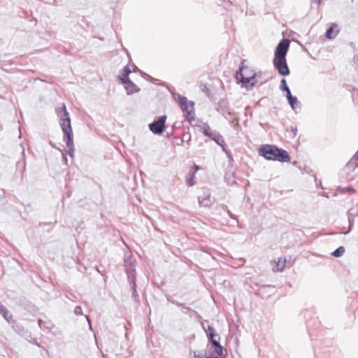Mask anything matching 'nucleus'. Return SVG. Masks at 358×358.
I'll list each match as a JSON object with an SVG mask.
<instances>
[{"label": "nucleus", "mask_w": 358, "mask_h": 358, "mask_svg": "<svg viewBox=\"0 0 358 358\" xmlns=\"http://www.w3.org/2000/svg\"><path fill=\"white\" fill-rule=\"evenodd\" d=\"M259 155L267 160L278 161L280 162H288L291 159L289 153L275 145H262L259 149Z\"/></svg>", "instance_id": "f257e3e1"}, {"label": "nucleus", "mask_w": 358, "mask_h": 358, "mask_svg": "<svg viewBox=\"0 0 358 358\" xmlns=\"http://www.w3.org/2000/svg\"><path fill=\"white\" fill-rule=\"evenodd\" d=\"M249 72L250 69L248 67L241 66L236 73V80L248 90L252 89L255 86V82L254 80L257 76L255 73L250 75Z\"/></svg>", "instance_id": "f03ea898"}, {"label": "nucleus", "mask_w": 358, "mask_h": 358, "mask_svg": "<svg viewBox=\"0 0 358 358\" xmlns=\"http://www.w3.org/2000/svg\"><path fill=\"white\" fill-rule=\"evenodd\" d=\"M178 102L182 111L184 113L185 119L191 123L194 120V103L189 101L187 97L177 94Z\"/></svg>", "instance_id": "7ed1b4c3"}, {"label": "nucleus", "mask_w": 358, "mask_h": 358, "mask_svg": "<svg viewBox=\"0 0 358 358\" xmlns=\"http://www.w3.org/2000/svg\"><path fill=\"white\" fill-rule=\"evenodd\" d=\"M55 111L59 117V124L62 127L64 135L72 134L73 132L71 125V119L65 105H63L62 107L57 108Z\"/></svg>", "instance_id": "20e7f679"}, {"label": "nucleus", "mask_w": 358, "mask_h": 358, "mask_svg": "<svg viewBox=\"0 0 358 358\" xmlns=\"http://www.w3.org/2000/svg\"><path fill=\"white\" fill-rule=\"evenodd\" d=\"M199 131L202 132L203 135L209 137L211 140L215 142L218 145L222 147V150L226 152L229 157V158L232 159L230 154L228 153L227 150L224 147V140L222 135H220L217 131H213L210 127L208 124H205L204 127H201L199 129Z\"/></svg>", "instance_id": "39448f33"}, {"label": "nucleus", "mask_w": 358, "mask_h": 358, "mask_svg": "<svg viewBox=\"0 0 358 358\" xmlns=\"http://www.w3.org/2000/svg\"><path fill=\"white\" fill-rule=\"evenodd\" d=\"M166 115H161L154 120L148 124L149 129L156 135H161L166 127Z\"/></svg>", "instance_id": "423d86ee"}, {"label": "nucleus", "mask_w": 358, "mask_h": 358, "mask_svg": "<svg viewBox=\"0 0 358 358\" xmlns=\"http://www.w3.org/2000/svg\"><path fill=\"white\" fill-rule=\"evenodd\" d=\"M290 41L289 39H282L277 45L273 59H285L289 48Z\"/></svg>", "instance_id": "0eeeda50"}, {"label": "nucleus", "mask_w": 358, "mask_h": 358, "mask_svg": "<svg viewBox=\"0 0 358 358\" xmlns=\"http://www.w3.org/2000/svg\"><path fill=\"white\" fill-rule=\"evenodd\" d=\"M273 64L275 69L280 76H286L289 75L290 71L285 59H273Z\"/></svg>", "instance_id": "6e6552de"}, {"label": "nucleus", "mask_w": 358, "mask_h": 358, "mask_svg": "<svg viewBox=\"0 0 358 358\" xmlns=\"http://www.w3.org/2000/svg\"><path fill=\"white\" fill-rule=\"evenodd\" d=\"M12 328L17 334L24 338L27 339L31 336L30 332H29L22 324L17 323L16 321H13Z\"/></svg>", "instance_id": "1a4fd4ad"}, {"label": "nucleus", "mask_w": 358, "mask_h": 358, "mask_svg": "<svg viewBox=\"0 0 358 358\" xmlns=\"http://www.w3.org/2000/svg\"><path fill=\"white\" fill-rule=\"evenodd\" d=\"M64 141L66 142V146L68 148L67 154L70 157H73L75 148L73 140V133L64 135Z\"/></svg>", "instance_id": "9d476101"}, {"label": "nucleus", "mask_w": 358, "mask_h": 358, "mask_svg": "<svg viewBox=\"0 0 358 358\" xmlns=\"http://www.w3.org/2000/svg\"><path fill=\"white\" fill-rule=\"evenodd\" d=\"M122 84L124 85V89L127 95H131L141 90V89L131 80H128L127 83H123Z\"/></svg>", "instance_id": "9b49d317"}, {"label": "nucleus", "mask_w": 358, "mask_h": 358, "mask_svg": "<svg viewBox=\"0 0 358 358\" xmlns=\"http://www.w3.org/2000/svg\"><path fill=\"white\" fill-rule=\"evenodd\" d=\"M216 110L220 113L225 118H227L226 113H227V110L230 109L227 106V101L222 99L219 101Z\"/></svg>", "instance_id": "f8f14e48"}, {"label": "nucleus", "mask_w": 358, "mask_h": 358, "mask_svg": "<svg viewBox=\"0 0 358 358\" xmlns=\"http://www.w3.org/2000/svg\"><path fill=\"white\" fill-rule=\"evenodd\" d=\"M213 348L217 355L220 357H226L227 356V350L220 344V342H213Z\"/></svg>", "instance_id": "ddd939ff"}, {"label": "nucleus", "mask_w": 358, "mask_h": 358, "mask_svg": "<svg viewBox=\"0 0 358 358\" xmlns=\"http://www.w3.org/2000/svg\"><path fill=\"white\" fill-rule=\"evenodd\" d=\"M338 25L336 24H332L326 31L325 36L328 39H334L336 37L338 30H337L336 32L334 31V28H337Z\"/></svg>", "instance_id": "4468645a"}, {"label": "nucleus", "mask_w": 358, "mask_h": 358, "mask_svg": "<svg viewBox=\"0 0 358 358\" xmlns=\"http://www.w3.org/2000/svg\"><path fill=\"white\" fill-rule=\"evenodd\" d=\"M198 201L200 206L203 207H210L213 203V200L210 195H206L204 196H199Z\"/></svg>", "instance_id": "2eb2a0df"}, {"label": "nucleus", "mask_w": 358, "mask_h": 358, "mask_svg": "<svg viewBox=\"0 0 358 358\" xmlns=\"http://www.w3.org/2000/svg\"><path fill=\"white\" fill-rule=\"evenodd\" d=\"M131 73V70L130 69L129 65H126L123 69L122 70V75L119 78L120 82L122 83H127L128 80H130L129 78V74Z\"/></svg>", "instance_id": "dca6fc26"}, {"label": "nucleus", "mask_w": 358, "mask_h": 358, "mask_svg": "<svg viewBox=\"0 0 358 358\" xmlns=\"http://www.w3.org/2000/svg\"><path fill=\"white\" fill-rule=\"evenodd\" d=\"M126 272L127 273L128 280L130 282V283L134 281L136 282V276H135L136 271L134 268V267L133 266L127 267L126 268Z\"/></svg>", "instance_id": "f3484780"}, {"label": "nucleus", "mask_w": 358, "mask_h": 358, "mask_svg": "<svg viewBox=\"0 0 358 358\" xmlns=\"http://www.w3.org/2000/svg\"><path fill=\"white\" fill-rule=\"evenodd\" d=\"M0 314L2 315L3 318L9 323L13 324V321H15L13 319V315L10 313L9 310L5 307V310L0 312Z\"/></svg>", "instance_id": "a211bd4d"}, {"label": "nucleus", "mask_w": 358, "mask_h": 358, "mask_svg": "<svg viewBox=\"0 0 358 358\" xmlns=\"http://www.w3.org/2000/svg\"><path fill=\"white\" fill-rule=\"evenodd\" d=\"M287 101L292 110H295L297 108V106H299V108H301L300 103L296 96H294Z\"/></svg>", "instance_id": "6ab92c4d"}, {"label": "nucleus", "mask_w": 358, "mask_h": 358, "mask_svg": "<svg viewBox=\"0 0 358 358\" xmlns=\"http://www.w3.org/2000/svg\"><path fill=\"white\" fill-rule=\"evenodd\" d=\"M131 289H132V297L134 298V301L137 303L140 302L139 296L137 294L136 291V282H131Z\"/></svg>", "instance_id": "aec40b11"}, {"label": "nucleus", "mask_w": 358, "mask_h": 358, "mask_svg": "<svg viewBox=\"0 0 358 358\" xmlns=\"http://www.w3.org/2000/svg\"><path fill=\"white\" fill-rule=\"evenodd\" d=\"M207 337L213 346V342H219V340L220 339V336L218 334L212 332H208L207 334Z\"/></svg>", "instance_id": "412c9836"}, {"label": "nucleus", "mask_w": 358, "mask_h": 358, "mask_svg": "<svg viewBox=\"0 0 358 358\" xmlns=\"http://www.w3.org/2000/svg\"><path fill=\"white\" fill-rule=\"evenodd\" d=\"M344 252L345 248L343 246H340L331 253V255L334 257H340L344 254Z\"/></svg>", "instance_id": "4be33fe9"}, {"label": "nucleus", "mask_w": 358, "mask_h": 358, "mask_svg": "<svg viewBox=\"0 0 358 358\" xmlns=\"http://www.w3.org/2000/svg\"><path fill=\"white\" fill-rule=\"evenodd\" d=\"M280 89L282 90V91H287V90H289V87L287 84V81L285 78H282L281 80H280Z\"/></svg>", "instance_id": "5701e85b"}, {"label": "nucleus", "mask_w": 358, "mask_h": 358, "mask_svg": "<svg viewBox=\"0 0 358 358\" xmlns=\"http://www.w3.org/2000/svg\"><path fill=\"white\" fill-rule=\"evenodd\" d=\"M227 115L228 116L227 119L229 120V121L233 122L236 119L235 113L231 109L227 110L226 116Z\"/></svg>", "instance_id": "b1692460"}, {"label": "nucleus", "mask_w": 358, "mask_h": 358, "mask_svg": "<svg viewBox=\"0 0 358 358\" xmlns=\"http://www.w3.org/2000/svg\"><path fill=\"white\" fill-rule=\"evenodd\" d=\"M285 267V260H284L282 262H280V260L278 261L277 264V269L279 271H282L284 268Z\"/></svg>", "instance_id": "393cba45"}, {"label": "nucleus", "mask_w": 358, "mask_h": 358, "mask_svg": "<svg viewBox=\"0 0 358 358\" xmlns=\"http://www.w3.org/2000/svg\"><path fill=\"white\" fill-rule=\"evenodd\" d=\"M185 138H186V134H183V137L182 138L175 137V139L177 141H176V144L178 145H182L183 142H184V141H185Z\"/></svg>", "instance_id": "a878e982"}, {"label": "nucleus", "mask_w": 358, "mask_h": 358, "mask_svg": "<svg viewBox=\"0 0 358 358\" xmlns=\"http://www.w3.org/2000/svg\"><path fill=\"white\" fill-rule=\"evenodd\" d=\"M74 313L76 315H83V310H82V308L80 306H76V308L74 309Z\"/></svg>", "instance_id": "bb28decb"}, {"label": "nucleus", "mask_w": 358, "mask_h": 358, "mask_svg": "<svg viewBox=\"0 0 358 358\" xmlns=\"http://www.w3.org/2000/svg\"><path fill=\"white\" fill-rule=\"evenodd\" d=\"M182 308V310L184 313H187L188 311H190L192 313H196V311H194L193 309H192L191 308L189 307H187L185 305V303H183V306H181Z\"/></svg>", "instance_id": "cd10ccee"}, {"label": "nucleus", "mask_w": 358, "mask_h": 358, "mask_svg": "<svg viewBox=\"0 0 358 358\" xmlns=\"http://www.w3.org/2000/svg\"><path fill=\"white\" fill-rule=\"evenodd\" d=\"M168 301H169V302H171V303L176 305V306H178V307H181L182 306H183V303H180V302H178V301H176V300H171V299H169V298H168Z\"/></svg>", "instance_id": "c85d7f7f"}, {"label": "nucleus", "mask_w": 358, "mask_h": 358, "mask_svg": "<svg viewBox=\"0 0 358 358\" xmlns=\"http://www.w3.org/2000/svg\"><path fill=\"white\" fill-rule=\"evenodd\" d=\"M124 263L126 264V266L127 268V267H130V266H133V263H132V261L131 260L130 258H127V259H124Z\"/></svg>", "instance_id": "c756f323"}, {"label": "nucleus", "mask_w": 358, "mask_h": 358, "mask_svg": "<svg viewBox=\"0 0 358 358\" xmlns=\"http://www.w3.org/2000/svg\"><path fill=\"white\" fill-rule=\"evenodd\" d=\"M290 131L293 134V137H295L297 134V128L296 126H291L290 127Z\"/></svg>", "instance_id": "7c9ffc66"}, {"label": "nucleus", "mask_w": 358, "mask_h": 358, "mask_svg": "<svg viewBox=\"0 0 358 358\" xmlns=\"http://www.w3.org/2000/svg\"><path fill=\"white\" fill-rule=\"evenodd\" d=\"M203 329H204V331L206 332V334H207L208 332L215 333V332H214V330H213V328L210 325H208L207 329H206V328H205V327L203 325Z\"/></svg>", "instance_id": "2f4dec72"}, {"label": "nucleus", "mask_w": 358, "mask_h": 358, "mask_svg": "<svg viewBox=\"0 0 358 358\" xmlns=\"http://www.w3.org/2000/svg\"><path fill=\"white\" fill-rule=\"evenodd\" d=\"M285 92H286V97L287 100L294 96H292L289 89Z\"/></svg>", "instance_id": "473e14b6"}, {"label": "nucleus", "mask_w": 358, "mask_h": 358, "mask_svg": "<svg viewBox=\"0 0 358 358\" xmlns=\"http://www.w3.org/2000/svg\"><path fill=\"white\" fill-rule=\"evenodd\" d=\"M143 78L145 79H146L147 80H150V81H152L154 80L153 78H152L150 76H149L148 74L147 73H144V76H143Z\"/></svg>", "instance_id": "72a5a7b5"}, {"label": "nucleus", "mask_w": 358, "mask_h": 358, "mask_svg": "<svg viewBox=\"0 0 358 358\" xmlns=\"http://www.w3.org/2000/svg\"><path fill=\"white\" fill-rule=\"evenodd\" d=\"M187 183L189 186H193L195 184V182L194 181V179L193 178H191V179H188L187 180Z\"/></svg>", "instance_id": "f704fd0d"}, {"label": "nucleus", "mask_w": 358, "mask_h": 358, "mask_svg": "<svg viewBox=\"0 0 358 358\" xmlns=\"http://www.w3.org/2000/svg\"><path fill=\"white\" fill-rule=\"evenodd\" d=\"M227 213L231 218L236 220V216L232 214L229 210L227 211Z\"/></svg>", "instance_id": "c9c22d12"}, {"label": "nucleus", "mask_w": 358, "mask_h": 358, "mask_svg": "<svg viewBox=\"0 0 358 358\" xmlns=\"http://www.w3.org/2000/svg\"><path fill=\"white\" fill-rule=\"evenodd\" d=\"M186 136H187V138H186V140H187V143H189V142L191 140V135L189 134H186Z\"/></svg>", "instance_id": "e433bc0d"}, {"label": "nucleus", "mask_w": 358, "mask_h": 358, "mask_svg": "<svg viewBox=\"0 0 358 358\" xmlns=\"http://www.w3.org/2000/svg\"><path fill=\"white\" fill-rule=\"evenodd\" d=\"M5 306H3L2 303H0V312L5 310Z\"/></svg>", "instance_id": "4c0bfd02"}, {"label": "nucleus", "mask_w": 358, "mask_h": 358, "mask_svg": "<svg viewBox=\"0 0 358 358\" xmlns=\"http://www.w3.org/2000/svg\"><path fill=\"white\" fill-rule=\"evenodd\" d=\"M62 158H63V160L64 161L65 164H67L68 159H67L66 156L63 154Z\"/></svg>", "instance_id": "58836bf2"}, {"label": "nucleus", "mask_w": 358, "mask_h": 358, "mask_svg": "<svg viewBox=\"0 0 358 358\" xmlns=\"http://www.w3.org/2000/svg\"><path fill=\"white\" fill-rule=\"evenodd\" d=\"M41 323H42V320L39 319L38 320V325L41 327Z\"/></svg>", "instance_id": "ea45409f"}, {"label": "nucleus", "mask_w": 358, "mask_h": 358, "mask_svg": "<svg viewBox=\"0 0 358 358\" xmlns=\"http://www.w3.org/2000/svg\"><path fill=\"white\" fill-rule=\"evenodd\" d=\"M348 220L350 222V229H349V230H351V223H350V217L348 218Z\"/></svg>", "instance_id": "a19ab883"}, {"label": "nucleus", "mask_w": 358, "mask_h": 358, "mask_svg": "<svg viewBox=\"0 0 358 358\" xmlns=\"http://www.w3.org/2000/svg\"><path fill=\"white\" fill-rule=\"evenodd\" d=\"M313 1H315V2H317V3L320 2V0H313Z\"/></svg>", "instance_id": "79ce46f5"}, {"label": "nucleus", "mask_w": 358, "mask_h": 358, "mask_svg": "<svg viewBox=\"0 0 358 358\" xmlns=\"http://www.w3.org/2000/svg\"><path fill=\"white\" fill-rule=\"evenodd\" d=\"M206 88V86H204V88L203 89V91H205Z\"/></svg>", "instance_id": "37998d69"}, {"label": "nucleus", "mask_w": 358, "mask_h": 358, "mask_svg": "<svg viewBox=\"0 0 358 358\" xmlns=\"http://www.w3.org/2000/svg\"><path fill=\"white\" fill-rule=\"evenodd\" d=\"M206 88V86H204V88L203 89V91H205Z\"/></svg>", "instance_id": "c03bdc74"}, {"label": "nucleus", "mask_w": 358, "mask_h": 358, "mask_svg": "<svg viewBox=\"0 0 358 358\" xmlns=\"http://www.w3.org/2000/svg\"><path fill=\"white\" fill-rule=\"evenodd\" d=\"M206 88V86H204V88L203 89V91H205Z\"/></svg>", "instance_id": "a18cd8bd"}, {"label": "nucleus", "mask_w": 358, "mask_h": 358, "mask_svg": "<svg viewBox=\"0 0 358 358\" xmlns=\"http://www.w3.org/2000/svg\"><path fill=\"white\" fill-rule=\"evenodd\" d=\"M34 343H35L36 345H37L38 346H40V345L38 344V343H37V342H35Z\"/></svg>", "instance_id": "49530a36"}, {"label": "nucleus", "mask_w": 358, "mask_h": 358, "mask_svg": "<svg viewBox=\"0 0 358 358\" xmlns=\"http://www.w3.org/2000/svg\"><path fill=\"white\" fill-rule=\"evenodd\" d=\"M87 321H88V322L90 324V319H89L88 317H87Z\"/></svg>", "instance_id": "de8ad7c7"}, {"label": "nucleus", "mask_w": 358, "mask_h": 358, "mask_svg": "<svg viewBox=\"0 0 358 358\" xmlns=\"http://www.w3.org/2000/svg\"><path fill=\"white\" fill-rule=\"evenodd\" d=\"M224 358H226V357H224Z\"/></svg>", "instance_id": "09e8293b"}]
</instances>
